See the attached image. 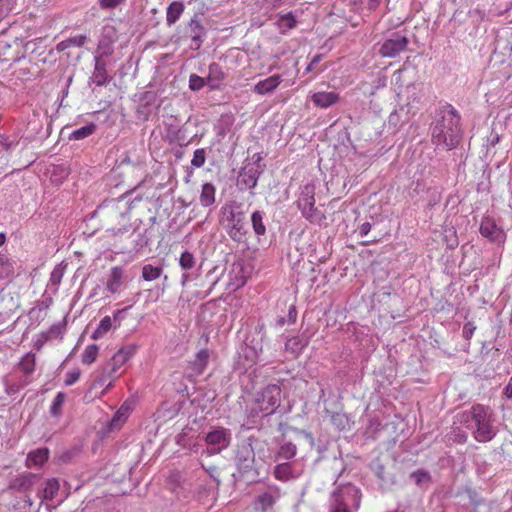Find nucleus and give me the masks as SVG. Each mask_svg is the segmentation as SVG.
<instances>
[{"mask_svg": "<svg viewBox=\"0 0 512 512\" xmlns=\"http://www.w3.org/2000/svg\"><path fill=\"white\" fill-rule=\"evenodd\" d=\"M226 78V74L217 63H212L208 68L207 85L211 90H218L223 81Z\"/></svg>", "mask_w": 512, "mask_h": 512, "instance_id": "nucleus-12", "label": "nucleus"}, {"mask_svg": "<svg viewBox=\"0 0 512 512\" xmlns=\"http://www.w3.org/2000/svg\"><path fill=\"white\" fill-rule=\"evenodd\" d=\"M49 458V450L47 448H41L34 451H31L26 460V464L28 467L31 466H41L45 463Z\"/></svg>", "mask_w": 512, "mask_h": 512, "instance_id": "nucleus-15", "label": "nucleus"}, {"mask_svg": "<svg viewBox=\"0 0 512 512\" xmlns=\"http://www.w3.org/2000/svg\"><path fill=\"white\" fill-rule=\"evenodd\" d=\"M321 60V56L320 55H316L313 57V59L311 60V62L309 63V65L306 67V71L307 72H310L314 69L315 65L318 64Z\"/></svg>", "mask_w": 512, "mask_h": 512, "instance_id": "nucleus-46", "label": "nucleus"}, {"mask_svg": "<svg viewBox=\"0 0 512 512\" xmlns=\"http://www.w3.org/2000/svg\"><path fill=\"white\" fill-rule=\"evenodd\" d=\"M332 512H349L347 505L341 501L333 507Z\"/></svg>", "mask_w": 512, "mask_h": 512, "instance_id": "nucleus-44", "label": "nucleus"}, {"mask_svg": "<svg viewBox=\"0 0 512 512\" xmlns=\"http://www.w3.org/2000/svg\"><path fill=\"white\" fill-rule=\"evenodd\" d=\"M460 138V115L452 106H448L432 128V141L437 147L451 150L459 144Z\"/></svg>", "mask_w": 512, "mask_h": 512, "instance_id": "nucleus-2", "label": "nucleus"}, {"mask_svg": "<svg viewBox=\"0 0 512 512\" xmlns=\"http://www.w3.org/2000/svg\"><path fill=\"white\" fill-rule=\"evenodd\" d=\"M505 395L508 398H512V377L510 378V381H509L507 387L505 388Z\"/></svg>", "mask_w": 512, "mask_h": 512, "instance_id": "nucleus-47", "label": "nucleus"}, {"mask_svg": "<svg viewBox=\"0 0 512 512\" xmlns=\"http://www.w3.org/2000/svg\"><path fill=\"white\" fill-rule=\"evenodd\" d=\"M179 265L185 270L192 269L195 265V258L193 254L188 251L183 252L179 259Z\"/></svg>", "mask_w": 512, "mask_h": 512, "instance_id": "nucleus-36", "label": "nucleus"}, {"mask_svg": "<svg viewBox=\"0 0 512 512\" xmlns=\"http://www.w3.org/2000/svg\"><path fill=\"white\" fill-rule=\"evenodd\" d=\"M216 188L211 183H205L202 186L200 194V204L209 207L215 202Z\"/></svg>", "mask_w": 512, "mask_h": 512, "instance_id": "nucleus-19", "label": "nucleus"}, {"mask_svg": "<svg viewBox=\"0 0 512 512\" xmlns=\"http://www.w3.org/2000/svg\"><path fill=\"white\" fill-rule=\"evenodd\" d=\"M228 234L234 241L240 242L244 239L247 231L245 228V215L242 212L229 211Z\"/></svg>", "mask_w": 512, "mask_h": 512, "instance_id": "nucleus-10", "label": "nucleus"}, {"mask_svg": "<svg viewBox=\"0 0 512 512\" xmlns=\"http://www.w3.org/2000/svg\"><path fill=\"white\" fill-rule=\"evenodd\" d=\"M464 426L480 443L491 441L497 434L493 410L483 404H473L469 409L458 412L455 422Z\"/></svg>", "mask_w": 512, "mask_h": 512, "instance_id": "nucleus-1", "label": "nucleus"}, {"mask_svg": "<svg viewBox=\"0 0 512 512\" xmlns=\"http://www.w3.org/2000/svg\"><path fill=\"white\" fill-rule=\"evenodd\" d=\"M205 85H207V77L203 78L196 74H191L189 77V88L192 91H199L201 90Z\"/></svg>", "mask_w": 512, "mask_h": 512, "instance_id": "nucleus-34", "label": "nucleus"}, {"mask_svg": "<svg viewBox=\"0 0 512 512\" xmlns=\"http://www.w3.org/2000/svg\"><path fill=\"white\" fill-rule=\"evenodd\" d=\"M163 273L161 267L153 266L151 264H145L142 267V278L145 281H153L158 279Z\"/></svg>", "mask_w": 512, "mask_h": 512, "instance_id": "nucleus-24", "label": "nucleus"}, {"mask_svg": "<svg viewBox=\"0 0 512 512\" xmlns=\"http://www.w3.org/2000/svg\"><path fill=\"white\" fill-rule=\"evenodd\" d=\"M121 410H119L116 415L114 416V418L112 419V425H114L116 423V421L119 419L120 415H121Z\"/></svg>", "mask_w": 512, "mask_h": 512, "instance_id": "nucleus-49", "label": "nucleus"}, {"mask_svg": "<svg viewBox=\"0 0 512 512\" xmlns=\"http://www.w3.org/2000/svg\"><path fill=\"white\" fill-rule=\"evenodd\" d=\"M60 485L57 479H48L43 489V499L52 500L57 495Z\"/></svg>", "mask_w": 512, "mask_h": 512, "instance_id": "nucleus-25", "label": "nucleus"}, {"mask_svg": "<svg viewBox=\"0 0 512 512\" xmlns=\"http://www.w3.org/2000/svg\"><path fill=\"white\" fill-rule=\"evenodd\" d=\"M17 0H0V22L15 9Z\"/></svg>", "mask_w": 512, "mask_h": 512, "instance_id": "nucleus-31", "label": "nucleus"}, {"mask_svg": "<svg viewBox=\"0 0 512 512\" xmlns=\"http://www.w3.org/2000/svg\"><path fill=\"white\" fill-rule=\"evenodd\" d=\"M95 78H96V84L97 85H103L106 83L107 81V75H106V70L105 68L103 67H99L98 65H96V74H95Z\"/></svg>", "mask_w": 512, "mask_h": 512, "instance_id": "nucleus-40", "label": "nucleus"}, {"mask_svg": "<svg viewBox=\"0 0 512 512\" xmlns=\"http://www.w3.org/2000/svg\"><path fill=\"white\" fill-rule=\"evenodd\" d=\"M21 47L22 42L17 37H10L7 33L0 34V55L5 61L19 60Z\"/></svg>", "mask_w": 512, "mask_h": 512, "instance_id": "nucleus-9", "label": "nucleus"}, {"mask_svg": "<svg viewBox=\"0 0 512 512\" xmlns=\"http://www.w3.org/2000/svg\"><path fill=\"white\" fill-rule=\"evenodd\" d=\"M80 374L81 373H80L79 369H74V370L68 371L66 373V377H65V385L71 386L74 383H76L80 378Z\"/></svg>", "mask_w": 512, "mask_h": 512, "instance_id": "nucleus-39", "label": "nucleus"}, {"mask_svg": "<svg viewBox=\"0 0 512 512\" xmlns=\"http://www.w3.org/2000/svg\"><path fill=\"white\" fill-rule=\"evenodd\" d=\"M65 401V394L63 392H58L55 398L53 399L50 412L54 416H58L61 413V408Z\"/></svg>", "mask_w": 512, "mask_h": 512, "instance_id": "nucleus-35", "label": "nucleus"}, {"mask_svg": "<svg viewBox=\"0 0 512 512\" xmlns=\"http://www.w3.org/2000/svg\"><path fill=\"white\" fill-rule=\"evenodd\" d=\"M112 328V319L110 316H105L101 319L95 331L92 333L91 338L94 340H98L102 338L105 334H107Z\"/></svg>", "mask_w": 512, "mask_h": 512, "instance_id": "nucleus-23", "label": "nucleus"}, {"mask_svg": "<svg viewBox=\"0 0 512 512\" xmlns=\"http://www.w3.org/2000/svg\"><path fill=\"white\" fill-rule=\"evenodd\" d=\"M297 206L301 210L303 217L310 222L319 221L322 217L315 207V185L308 183L302 187Z\"/></svg>", "mask_w": 512, "mask_h": 512, "instance_id": "nucleus-5", "label": "nucleus"}, {"mask_svg": "<svg viewBox=\"0 0 512 512\" xmlns=\"http://www.w3.org/2000/svg\"><path fill=\"white\" fill-rule=\"evenodd\" d=\"M281 387L278 384H269L256 392L251 403L250 415L269 416L275 413L281 404Z\"/></svg>", "mask_w": 512, "mask_h": 512, "instance_id": "nucleus-3", "label": "nucleus"}, {"mask_svg": "<svg viewBox=\"0 0 512 512\" xmlns=\"http://www.w3.org/2000/svg\"><path fill=\"white\" fill-rule=\"evenodd\" d=\"M14 274V261L5 254L0 253V279H5Z\"/></svg>", "mask_w": 512, "mask_h": 512, "instance_id": "nucleus-21", "label": "nucleus"}, {"mask_svg": "<svg viewBox=\"0 0 512 512\" xmlns=\"http://www.w3.org/2000/svg\"><path fill=\"white\" fill-rule=\"evenodd\" d=\"M206 153L203 148L196 149L193 154V158L191 160L192 166L196 168H200L205 164Z\"/></svg>", "mask_w": 512, "mask_h": 512, "instance_id": "nucleus-37", "label": "nucleus"}, {"mask_svg": "<svg viewBox=\"0 0 512 512\" xmlns=\"http://www.w3.org/2000/svg\"><path fill=\"white\" fill-rule=\"evenodd\" d=\"M371 230V224L369 222L363 223L359 228V233L361 236H366Z\"/></svg>", "mask_w": 512, "mask_h": 512, "instance_id": "nucleus-45", "label": "nucleus"}, {"mask_svg": "<svg viewBox=\"0 0 512 512\" xmlns=\"http://www.w3.org/2000/svg\"><path fill=\"white\" fill-rule=\"evenodd\" d=\"M137 351V346L134 344L124 346L120 348L111 358L108 366L109 371L107 374H103L95 381V386H104L106 381L108 384L106 389H109L112 386L113 380L115 379V374L117 371L130 359L132 358Z\"/></svg>", "mask_w": 512, "mask_h": 512, "instance_id": "nucleus-4", "label": "nucleus"}, {"mask_svg": "<svg viewBox=\"0 0 512 512\" xmlns=\"http://www.w3.org/2000/svg\"><path fill=\"white\" fill-rule=\"evenodd\" d=\"M282 78L280 75H272L264 80L259 81L254 86V92L259 95L272 93L280 85Z\"/></svg>", "mask_w": 512, "mask_h": 512, "instance_id": "nucleus-14", "label": "nucleus"}, {"mask_svg": "<svg viewBox=\"0 0 512 512\" xmlns=\"http://www.w3.org/2000/svg\"><path fill=\"white\" fill-rule=\"evenodd\" d=\"M184 11V4L182 2H172L166 11V22L168 25L176 23Z\"/></svg>", "mask_w": 512, "mask_h": 512, "instance_id": "nucleus-17", "label": "nucleus"}, {"mask_svg": "<svg viewBox=\"0 0 512 512\" xmlns=\"http://www.w3.org/2000/svg\"><path fill=\"white\" fill-rule=\"evenodd\" d=\"M251 222L253 229L257 235H264L266 233V227L263 222V215L260 211H255L251 216Z\"/></svg>", "mask_w": 512, "mask_h": 512, "instance_id": "nucleus-29", "label": "nucleus"}, {"mask_svg": "<svg viewBox=\"0 0 512 512\" xmlns=\"http://www.w3.org/2000/svg\"><path fill=\"white\" fill-rule=\"evenodd\" d=\"M99 347L96 344L88 345L82 353V363L91 365L94 363L98 356Z\"/></svg>", "mask_w": 512, "mask_h": 512, "instance_id": "nucleus-27", "label": "nucleus"}, {"mask_svg": "<svg viewBox=\"0 0 512 512\" xmlns=\"http://www.w3.org/2000/svg\"><path fill=\"white\" fill-rule=\"evenodd\" d=\"M275 501L276 498L271 493L265 492L259 495L255 500V509L266 512L268 509L272 508Z\"/></svg>", "mask_w": 512, "mask_h": 512, "instance_id": "nucleus-20", "label": "nucleus"}, {"mask_svg": "<svg viewBox=\"0 0 512 512\" xmlns=\"http://www.w3.org/2000/svg\"><path fill=\"white\" fill-rule=\"evenodd\" d=\"M36 356L33 353H27L19 362V368L25 375H31L35 371Z\"/></svg>", "mask_w": 512, "mask_h": 512, "instance_id": "nucleus-22", "label": "nucleus"}, {"mask_svg": "<svg viewBox=\"0 0 512 512\" xmlns=\"http://www.w3.org/2000/svg\"><path fill=\"white\" fill-rule=\"evenodd\" d=\"M408 44L409 39L406 36L394 33L382 43L379 53L382 57L393 58L405 51Z\"/></svg>", "mask_w": 512, "mask_h": 512, "instance_id": "nucleus-8", "label": "nucleus"}, {"mask_svg": "<svg viewBox=\"0 0 512 512\" xmlns=\"http://www.w3.org/2000/svg\"><path fill=\"white\" fill-rule=\"evenodd\" d=\"M124 279V269L120 266H114L110 270L109 277L106 282V289L111 293H118L121 289Z\"/></svg>", "mask_w": 512, "mask_h": 512, "instance_id": "nucleus-13", "label": "nucleus"}, {"mask_svg": "<svg viewBox=\"0 0 512 512\" xmlns=\"http://www.w3.org/2000/svg\"><path fill=\"white\" fill-rule=\"evenodd\" d=\"M274 476L276 479L286 481L291 476V466L289 463L278 464L274 469Z\"/></svg>", "mask_w": 512, "mask_h": 512, "instance_id": "nucleus-30", "label": "nucleus"}, {"mask_svg": "<svg viewBox=\"0 0 512 512\" xmlns=\"http://www.w3.org/2000/svg\"><path fill=\"white\" fill-rule=\"evenodd\" d=\"M210 353L207 349L200 350L195 357V360L191 363L192 369L196 375H201L207 367Z\"/></svg>", "mask_w": 512, "mask_h": 512, "instance_id": "nucleus-16", "label": "nucleus"}, {"mask_svg": "<svg viewBox=\"0 0 512 512\" xmlns=\"http://www.w3.org/2000/svg\"><path fill=\"white\" fill-rule=\"evenodd\" d=\"M296 450L297 448L293 443H285L280 447L278 451V457L286 460L291 459L296 455Z\"/></svg>", "mask_w": 512, "mask_h": 512, "instance_id": "nucleus-32", "label": "nucleus"}, {"mask_svg": "<svg viewBox=\"0 0 512 512\" xmlns=\"http://www.w3.org/2000/svg\"><path fill=\"white\" fill-rule=\"evenodd\" d=\"M189 28L191 30L190 37L193 41H199L203 31V27L199 20L192 18L189 22Z\"/></svg>", "mask_w": 512, "mask_h": 512, "instance_id": "nucleus-33", "label": "nucleus"}, {"mask_svg": "<svg viewBox=\"0 0 512 512\" xmlns=\"http://www.w3.org/2000/svg\"><path fill=\"white\" fill-rule=\"evenodd\" d=\"M205 442L209 447V454L220 453L230 445L231 433L227 428L215 427L207 433Z\"/></svg>", "mask_w": 512, "mask_h": 512, "instance_id": "nucleus-7", "label": "nucleus"}, {"mask_svg": "<svg viewBox=\"0 0 512 512\" xmlns=\"http://www.w3.org/2000/svg\"><path fill=\"white\" fill-rule=\"evenodd\" d=\"M311 101L314 106L327 109L340 101V95L335 91H319L311 95Z\"/></svg>", "mask_w": 512, "mask_h": 512, "instance_id": "nucleus-11", "label": "nucleus"}, {"mask_svg": "<svg viewBox=\"0 0 512 512\" xmlns=\"http://www.w3.org/2000/svg\"><path fill=\"white\" fill-rule=\"evenodd\" d=\"M96 124L90 123L72 132L71 138L75 140H81L89 137L96 131Z\"/></svg>", "mask_w": 512, "mask_h": 512, "instance_id": "nucleus-28", "label": "nucleus"}, {"mask_svg": "<svg viewBox=\"0 0 512 512\" xmlns=\"http://www.w3.org/2000/svg\"><path fill=\"white\" fill-rule=\"evenodd\" d=\"M69 47H70V46H69L68 41H67V39H66V40L61 41L60 43H58V45H57V50H58V51H63V50H65V49L69 48Z\"/></svg>", "mask_w": 512, "mask_h": 512, "instance_id": "nucleus-48", "label": "nucleus"}, {"mask_svg": "<svg viewBox=\"0 0 512 512\" xmlns=\"http://www.w3.org/2000/svg\"><path fill=\"white\" fill-rule=\"evenodd\" d=\"M331 423L338 430H346L350 426V420L344 413L336 412L331 415Z\"/></svg>", "mask_w": 512, "mask_h": 512, "instance_id": "nucleus-26", "label": "nucleus"}, {"mask_svg": "<svg viewBox=\"0 0 512 512\" xmlns=\"http://www.w3.org/2000/svg\"><path fill=\"white\" fill-rule=\"evenodd\" d=\"M296 25H297L296 18L291 12H288L283 15H279V18L276 21V26H277L278 30L280 31V33H283V34L288 32L291 29H294L296 27Z\"/></svg>", "mask_w": 512, "mask_h": 512, "instance_id": "nucleus-18", "label": "nucleus"}, {"mask_svg": "<svg viewBox=\"0 0 512 512\" xmlns=\"http://www.w3.org/2000/svg\"><path fill=\"white\" fill-rule=\"evenodd\" d=\"M6 241V236L4 233H0V246H2Z\"/></svg>", "mask_w": 512, "mask_h": 512, "instance_id": "nucleus-50", "label": "nucleus"}, {"mask_svg": "<svg viewBox=\"0 0 512 512\" xmlns=\"http://www.w3.org/2000/svg\"><path fill=\"white\" fill-rule=\"evenodd\" d=\"M70 47H81L86 42V36L78 35L67 39Z\"/></svg>", "mask_w": 512, "mask_h": 512, "instance_id": "nucleus-41", "label": "nucleus"}, {"mask_svg": "<svg viewBox=\"0 0 512 512\" xmlns=\"http://www.w3.org/2000/svg\"><path fill=\"white\" fill-rule=\"evenodd\" d=\"M479 232L489 242L499 247L504 246L506 242L507 234L505 230L491 216L487 215L481 218Z\"/></svg>", "mask_w": 512, "mask_h": 512, "instance_id": "nucleus-6", "label": "nucleus"}, {"mask_svg": "<svg viewBox=\"0 0 512 512\" xmlns=\"http://www.w3.org/2000/svg\"><path fill=\"white\" fill-rule=\"evenodd\" d=\"M124 0H99V4L103 9L115 8Z\"/></svg>", "mask_w": 512, "mask_h": 512, "instance_id": "nucleus-42", "label": "nucleus"}, {"mask_svg": "<svg viewBox=\"0 0 512 512\" xmlns=\"http://www.w3.org/2000/svg\"><path fill=\"white\" fill-rule=\"evenodd\" d=\"M267 2L272 3L274 6L278 3H280L282 0H266Z\"/></svg>", "mask_w": 512, "mask_h": 512, "instance_id": "nucleus-51", "label": "nucleus"}, {"mask_svg": "<svg viewBox=\"0 0 512 512\" xmlns=\"http://www.w3.org/2000/svg\"><path fill=\"white\" fill-rule=\"evenodd\" d=\"M411 477L414 478L417 485L429 483L431 479L429 473L422 469L413 472Z\"/></svg>", "mask_w": 512, "mask_h": 512, "instance_id": "nucleus-38", "label": "nucleus"}, {"mask_svg": "<svg viewBox=\"0 0 512 512\" xmlns=\"http://www.w3.org/2000/svg\"><path fill=\"white\" fill-rule=\"evenodd\" d=\"M475 330H476V327L472 323H470V322L466 323L463 326V337L466 340L471 339Z\"/></svg>", "mask_w": 512, "mask_h": 512, "instance_id": "nucleus-43", "label": "nucleus"}]
</instances>
